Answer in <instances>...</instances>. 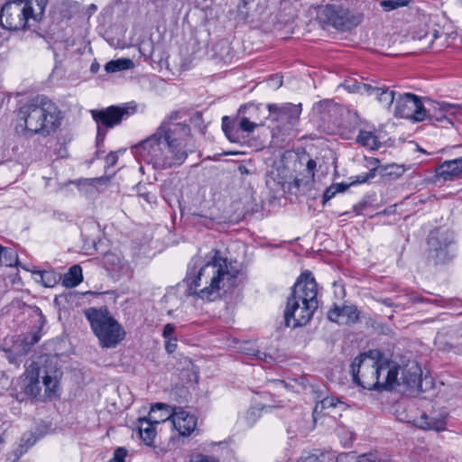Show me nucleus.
Segmentation results:
<instances>
[{
    "label": "nucleus",
    "mask_w": 462,
    "mask_h": 462,
    "mask_svg": "<svg viewBox=\"0 0 462 462\" xmlns=\"http://www.w3.org/2000/svg\"><path fill=\"white\" fill-rule=\"evenodd\" d=\"M190 128L187 125L164 121L156 131L134 146L138 160L154 169L164 170L181 165L189 152Z\"/></svg>",
    "instance_id": "obj_1"
},
{
    "label": "nucleus",
    "mask_w": 462,
    "mask_h": 462,
    "mask_svg": "<svg viewBox=\"0 0 462 462\" xmlns=\"http://www.w3.org/2000/svg\"><path fill=\"white\" fill-rule=\"evenodd\" d=\"M237 273L220 251L212 250L204 263L199 256L191 260L185 282L189 295L213 301L220 297L221 291L234 286Z\"/></svg>",
    "instance_id": "obj_2"
},
{
    "label": "nucleus",
    "mask_w": 462,
    "mask_h": 462,
    "mask_svg": "<svg viewBox=\"0 0 462 462\" xmlns=\"http://www.w3.org/2000/svg\"><path fill=\"white\" fill-rule=\"evenodd\" d=\"M59 125L57 107L44 97L32 98L17 111L15 130L22 135H48Z\"/></svg>",
    "instance_id": "obj_3"
},
{
    "label": "nucleus",
    "mask_w": 462,
    "mask_h": 462,
    "mask_svg": "<svg viewBox=\"0 0 462 462\" xmlns=\"http://www.w3.org/2000/svg\"><path fill=\"white\" fill-rule=\"evenodd\" d=\"M318 305V284L310 272H304L297 279L287 300L284 310L286 326L297 328L307 324Z\"/></svg>",
    "instance_id": "obj_4"
},
{
    "label": "nucleus",
    "mask_w": 462,
    "mask_h": 462,
    "mask_svg": "<svg viewBox=\"0 0 462 462\" xmlns=\"http://www.w3.org/2000/svg\"><path fill=\"white\" fill-rule=\"evenodd\" d=\"M49 0H14L0 10V23L7 30L15 31L30 26V21H40Z\"/></svg>",
    "instance_id": "obj_5"
},
{
    "label": "nucleus",
    "mask_w": 462,
    "mask_h": 462,
    "mask_svg": "<svg viewBox=\"0 0 462 462\" xmlns=\"http://www.w3.org/2000/svg\"><path fill=\"white\" fill-rule=\"evenodd\" d=\"M84 314L102 347L114 348L125 338L124 328L106 307L88 308Z\"/></svg>",
    "instance_id": "obj_6"
},
{
    "label": "nucleus",
    "mask_w": 462,
    "mask_h": 462,
    "mask_svg": "<svg viewBox=\"0 0 462 462\" xmlns=\"http://www.w3.org/2000/svg\"><path fill=\"white\" fill-rule=\"evenodd\" d=\"M380 354L378 350H370L355 358L351 365V374L356 384L368 390L378 388Z\"/></svg>",
    "instance_id": "obj_7"
},
{
    "label": "nucleus",
    "mask_w": 462,
    "mask_h": 462,
    "mask_svg": "<svg viewBox=\"0 0 462 462\" xmlns=\"http://www.w3.org/2000/svg\"><path fill=\"white\" fill-rule=\"evenodd\" d=\"M394 116L412 122H422L428 112L420 97L411 93H399L395 98Z\"/></svg>",
    "instance_id": "obj_8"
},
{
    "label": "nucleus",
    "mask_w": 462,
    "mask_h": 462,
    "mask_svg": "<svg viewBox=\"0 0 462 462\" xmlns=\"http://www.w3.org/2000/svg\"><path fill=\"white\" fill-rule=\"evenodd\" d=\"M267 107L270 119L283 130H290L297 124L302 110L300 103L268 104Z\"/></svg>",
    "instance_id": "obj_9"
},
{
    "label": "nucleus",
    "mask_w": 462,
    "mask_h": 462,
    "mask_svg": "<svg viewBox=\"0 0 462 462\" xmlns=\"http://www.w3.org/2000/svg\"><path fill=\"white\" fill-rule=\"evenodd\" d=\"M453 242V236L448 231L435 230L430 234L428 245L430 254L436 263H445L453 257L448 246Z\"/></svg>",
    "instance_id": "obj_10"
},
{
    "label": "nucleus",
    "mask_w": 462,
    "mask_h": 462,
    "mask_svg": "<svg viewBox=\"0 0 462 462\" xmlns=\"http://www.w3.org/2000/svg\"><path fill=\"white\" fill-rule=\"evenodd\" d=\"M318 17L322 23L331 24L335 28L341 30L348 28L347 12L340 6L335 5L321 6L318 12Z\"/></svg>",
    "instance_id": "obj_11"
},
{
    "label": "nucleus",
    "mask_w": 462,
    "mask_h": 462,
    "mask_svg": "<svg viewBox=\"0 0 462 462\" xmlns=\"http://www.w3.org/2000/svg\"><path fill=\"white\" fill-rule=\"evenodd\" d=\"M378 366H380V377L376 390L392 388L394 384H400V365L397 363L384 358L380 354Z\"/></svg>",
    "instance_id": "obj_12"
},
{
    "label": "nucleus",
    "mask_w": 462,
    "mask_h": 462,
    "mask_svg": "<svg viewBox=\"0 0 462 462\" xmlns=\"http://www.w3.org/2000/svg\"><path fill=\"white\" fill-rule=\"evenodd\" d=\"M428 116L426 119L432 122H444L451 124L449 116H455L462 111V106L446 102H431L430 107L426 108Z\"/></svg>",
    "instance_id": "obj_13"
},
{
    "label": "nucleus",
    "mask_w": 462,
    "mask_h": 462,
    "mask_svg": "<svg viewBox=\"0 0 462 462\" xmlns=\"http://www.w3.org/2000/svg\"><path fill=\"white\" fill-rule=\"evenodd\" d=\"M127 113L125 108H120L117 106H109L106 109L102 110H91L93 119L98 125L105 126L106 128L114 127L118 125L124 116Z\"/></svg>",
    "instance_id": "obj_14"
},
{
    "label": "nucleus",
    "mask_w": 462,
    "mask_h": 462,
    "mask_svg": "<svg viewBox=\"0 0 462 462\" xmlns=\"http://www.w3.org/2000/svg\"><path fill=\"white\" fill-rule=\"evenodd\" d=\"M172 425L180 436L189 437L197 428V418L182 408L174 409Z\"/></svg>",
    "instance_id": "obj_15"
},
{
    "label": "nucleus",
    "mask_w": 462,
    "mask_h": 462,
    "mask_svg": "<svg viewBox=\"0 0 462 462\" xmlns=\"http://www.w3.org/2000/svg\"><path fill=\"white\" fill-rule=\"evenodd\" d=\"M462 177V157L443 162L435 169V182L448 181Z\"/></svg>",
    "instance_id": "obj_16"
},
{
    "label": "nucleus",
    "mask_w": 462,
    "mask_h": 462,
    "mask_svg": "<svg viewBox=\"0 0 462 462\" xmlns=\"http://www.w3.org/2000/svg\"><path fill=\"white\" fill-rule=\"evenodd\" d=\"M103 264L114 277L119 278L131 273L129 263L119 253L108 252L103 256Z\"/></svg>",
    "instance_id": "obj_17"
},
{
    "label": "nucleus",
    "mask_w": 462,
    "mask_h": 462,
    "mask_svg": "<svg viewBox=\"0 0 462 462\" xmlns=\"http://www.w3.org/2000/svg\"><path fill=\"white\" fill-rule=\"evenodd\" d=\"M328 318L337 324H351L358 319V311L355 306H335L328 310Z\"/></svg>",
    "instance_id": "obj_18"
},
{
    "label": "nucleus",
    "mask_w": 462,
    "mask_h": 462,
    "mask_svg": "<svg viewBox=\"0 0 462 462\" xmlns=\"http://www.w3.org/2000/svg\"><path fill=\"white\" fill-rule=\"evenodd\" d=\"M402 374L399 377L400 384H406L410 388H416L421 391V370L414 362L408 364L404 367L400 366Z\"/></svg>",
    "instance_id": "obj_19"
},
{
    "label": "nucleus",
    "mask_w": 462,
    "mask_h": 462,
    "mask_svg": "<svg viewBox=\"0 0 462 462\" xmlns=\"http://www.w3.org/2000/svg\"><path fill=\"white\" fill-rule=\"evenodd\" d=\"M40 370L39 368L32 365L26 369L24 373V393L27 395L36 397L41 393L40 385Z\"/></svg>",
    "instance_id": "obj_20"
},
{
    "label": "nucleus",
    "mask_w": 462,
    "mask_h": 462,
    "mask_svg": "<svg viewBox=\"0 0 462 462\" xmlns=\"http://www.w3.org/2000/svg\"><path fill=\"white\" fill-rule=\"evenodd\" d=\"M156 424L148 417L139 418L137 420L138 432L143 441L151 446L153 444L156 436Z\"/></svg>",
    "instance_id": "obj_21"
},
{
    "label": "nucleus",
    "mask_w": 462,
    "mask_h": 462,
    "mask_svg": "<svg viewBox=\"0 0 462 462\" xmlns=\"http://www.w3.org/2000/svg\"><path fill=\"white\" fill-rule=\"evenodd\" d=\"M173 412L174 410L171 406L158 402L152 406L147 417L157 425L168 420L172 422Z\"/></svg>",
    "instance_id": "obj_22"
},
{
    "label": "nucleus",
    "mask_w": 462,
    "mask_h": 462,
    "mask_svg": "<svg viewBox=\"0 0 462 462\" xmlns=\"http://www.w3.org/2000/svg\"><path fill=\"white\" fill-rule=\"evenodd\" d=\"M316 165H317L316 162L312 159H310L306 165V170H305L306 174L304 175V177L303 178L295 177L292 183H291L287 180H284L282 182V186H284L285 184H288V188L290 189H291V186H293L294 188H296L298 189H307L313 180L314 170L316 168Z\"/></svg>",
    "instance_id": "obj_23"
},
{
    "label": "nucleus",
    "mask_w": 462,
    "mask_h": 462,
    "mask_svg": "<svg viewBox=\"0 0 462 462\" xmlns=\"http://www.w3.org/2000/svg\"><path fill=\"white\" fill-rule=\"evenodd\" d=\"M42 383L45 387V395L48 398L54 397L58 394L60 388V381L58 372L51 371L50 373H46L42 376Z\"/></svg>",
    "instance_id": "obj_24"
},
{
    "label": "nucleus",
    "mask_w": 462,
    "mask_h": 462,
    "mask_svg": "<svg viewBox=\"0 0 462 462\" xmlns=\"http://www.w3.org/2000/svg\"><path fill=\"white\" fill-rule=\"evenodd\" d=\"M82 269L79 265L71 266L63 278V285L67 288H73L82 282Z\"/></svg>",
    "instance_id": "obj_25"
},
{
    "label": "nucleus",
    "mask_w": 462,
    "mask_h": 462,
    "mask_svg": "<svg viewBox=\"0 0 462 462\" xmlns=\"http://www.w3.org/2000/svg\"><path fill=\"white\" fill-rule=\"evenodd\" d=\"M356 142L359 144H361L370 150L378 149L380 146V143L377 139V136L375 135V134L374 132H371V131H365V130L359 131V134L356 137Z\"/></svg>",
    "instance_id": "obj_26"
},
{
    "label": "nucleus",
    "mask_w": 462,
    "mask_h": 462,
    "mask_svg": "<svg viewBox=\"0 0 462 462\" xmlns=\"http://www.w3.org/2000/svg\"><path fill=\"white\" fill-rule=\"evenodd\" d=\"M134 61L131 59L120 58L108 61L105 66V69L107 73H115L130 69L134 68Z\"/></svg>",
    "instance_id": "obj_27"
},
{
    "label": "nucleus",
    "mask_w": 462,
    "mask_h": 462,
    "mask_svg": "<svg viewBox=\"0 0 462 462\" xmlns=\"http://www.w3.org/2000/svg\"><path fill=\"white\" fill-rule=\"evenodd\" d=\"M424 421L420 424V428L425 430H433L436 431H442L446 430L445 416L439 418H422Z\"/></svg>",
    "instance_id": "obj_28"
},
{
    "label": "nucleus",
    "mask_w": 462,
    "mask_h": 462,
    "mask_svg": "<svg viewBox=\"0 0 462 462\" xmlns=\"http://www.w3.org/2000/svg\"><path fill=\"white\" fill-rule=\"evenodd\" d=\"M18 262L17 254L11 248L0 245V263L5 266H14Z\"/></svg>",
    "instance_id": "obj_29"
},
{
    "label": "nucleus",
    "mask_w": 462,
    "mask_h": 462,
    "mask_svg": "<svg viewBox=\"0 0 462 462\" xmlns=\"http://www.w3.org/2000/svg\"><path fill=\"white\" fill-rule=\"evenodd\" d=\"M297 462H337V460L328 454L303 453Z\"/></svg>",
    "instance_id": "obj_30"
},
{
    "label": "nucleus",
    "mask_w": 462,
    "mask_h": 462,
    "mask_svg": "<svg viewBox=\"0 0 462 462\" xmlns=\"http://www.w3.org/2000/svg\"><path fill=\"white\" fill-rule=\"evenodd\" d=\"M396 93L393 90H390L389 88L384 87L383 92H381L379 100L377 101L380 106L383 108L389 109L391 108L393 103L395 101Z\"/></svg>",
    "instance_id": "obj_31"
},
{
    "label": "nucleus",
    "mask_w": 462,
    "mask_h": 462,
    "mask_svg": "<svg viewBox=\"0 0 462 462\" xmlns=\"http://www.w3.org/2000/svg\"><path fill=\"white\" fill-rule=\"evenodd\" d=\"M342 87L350 93L365 94L367 88V84L356 82L354 80H347L344 84H342Z\"/></svg>",
    "instance_id": "obj_32"
},
{
    "label": "nucleus",
    "mask_w": 462,
    "mask_h": 462,
    "mask_svg": "<svg viewBox=\"0 0 462 462\" xmlns=\"http://www.w3.org/2000/svg\"><path fill=\"white\" fill-rule=\"evenodd\" d=\"M409 0H383L381 6L384 11H392L400 7H404L409 5Z\"/></svg>",
    "instance_id": "obj_33"
},
{
    "label": "nucleus",
    "mask_w": 462,
    "mask_h": 462,
    "mask_svg": "<svg viewBox=\"0 0 462 462\" xmlns=\"http://www.w3.org/2000/svg\"><path fill=\"white\" fill-rule=\"evenodd\" d=\"M339 404L340 406H343V403L339 402L338 400L333 398V397H327L324 398L319 404H317L314 409V414L318 412V410L320 408L321 411L323 410H329L332 408H336L337 405Z\"/></svg>",
    "instance_id": "obj_34"
},
{
    "label": "nucleus",
    "mask_w": 462,
    "mask_h": 462,
    "mask_svg": "<svg viewBox=\"0 0 462 462\" xmlns=\"http://www.w3.org/2000/svg\"><path fill=\"white\" fill-rule=\"evenodd\" d=\"M39 274L41 282L45 287H53L58 282L57 274L53 272L43 271L40 272Z\"/></svg>",
    "instance_id": "obj_35"
},
{
    "label": "nucleus",
    "mask_w": 462,
    "mask_h": 462,
    "mask_svg": "<svg viewBox=\"0 0 462 462\" xmlns=\"http://www.w3.org/2000/svg\"><path fill=\"white\" fill-rule=\"evenodd\" d=\"M374 173L371 171V172H369L367 174H365V175L356 176L355 180H353L349 184L339 183L340 185H342L340 187L339 192H343V191L346 190L347 188L349 186H351V185H356V184L365 183L369 179L374 178Z\"/></svg>",
    "instance_id": "obj_36"
},
{
    "label": "nucleus",
    "mask_w": 462,
    "mask_h": 462,
    "mask_svg": "<svg viewBox=\"0 0 462 462\" xmlns=\"http://www.w3.org/2000/svg\"><path fill=\"white\" fill-rule=\"evenodd\" d=\"M222 128L226 137L230 141H235V134L236 133V125L235 124L230 125L227 116H224L222 119Z\"/></svg>",
    "instance_id": "obj_37"
},
{
    "label": "nucleus",
    "mask_w": 462,
    "mask_h": 462,
    "mask_svg": "<svg viewBox=\"0 0 462 462\" xmlns=\"http://www.w3.org/2000/svg\"><path fill=\"white\" fill-rule=\"evenodd\" d=\"M356 462H388L377 452H370L359 456Z\"/></svg>",
    "instance_id": "obj_38"
},
{
    "label": "nucleus",
    "mask_w": 462,
    "mask_h": 462,
    "mask_svg": "<svg viewBox=\"0 0 462 462\" xmlns=\"http://www.w3.org/2000/svg\"><path fill=\"white\" fill-rule=\"evenodd\" d=\"M258 125L251 122L247 117L242 116L238 119L237 126L240 130L246 132V133H252L255 129V127Z\"/></svg>",
    "instance_id": "obj_39"
},
{
    "label": "nucleus",
    "mask_w": 462,
    "mask_h": 462,
    "mask_svg": "<svg viewBox=\"0 0 462 462\" xmlns=\"http://www.w3.org/2000/svg\"><path fill=\"white\" fill-rule=\"evenodd\" d=\"M342 185L340 184H335V185H332L330 186L329 188H328L324 193V202H327L328 201L329 199H331L337 193L339 192L340 190V187Z\"/></svg>",
    "instance_id": "obj_40"
},
{
    "label": "nucleus",
    "mask_w": 462,
    "mask_h": 462,
    "mask_svg": "<svg viewBox=\"0 0 462 462\" xmlns=\"http://www.w3.org/2000/svg\"><path fill=\"white\" fill-rule=\"evenodd\" d=\"M127 455V450L124 448H117L110 459V462H125V458Z\"/></svg>",
    "instance_id": "obj_41"
},
{
    "label": "nucleus",
    "mask_w": 462,
    "mask_h": 462,
    "mask_svg": "<svg viewBox=\"0 0 462 462\" xmlns=\"http://www.w3.org/2000/svg\"><path fill=\"white\" fill-rule=\"evenodd\" d=\"M383 88H384V87L381 88V87H376V86H372L370 84H367V88H366L365 94L374 97L378 101L380 94H381V92H383Z\"/></svg>",
    "instance_id": "obj_42"
},
{
    "label": "nucleus",
    "mask_w": 462,
    "mask_h": 462,
    "mask_svg": "<svg viewBox=\"0 0 462 462\" xmlns=\"http://www.w3.org/2000/svg\"><path fill=\"white\" fill-rule=\"evenodd\" d=\"M165 349L168 353H173L177 348V339L175 337L166 338Z\"/></svg>",
    "instance_id": "obj_43"
},
{
    "label": "nucleus",
    "mask_w": 462,
    "mask_h": 462,
    "mask_svg": "<svg viewBox=\"0 0 462 462\" xmlns=\"http://www.w3.org/2000/svg\"><path fill=\"white\" fill-rule=\"evenodd\" d=\"M174 326L171 323L169 324H166L164 328H163V332H162V336L164 338H172V334L174 333Z\"/></svg>",
    "instance_id": "obj_44"
},
{
    "label": "nucleus",
    "mask_w": 462,
    "mask_h": 462,
    "mask_svg": "<svg viewBox=\"0 0 462 462\" xmlns=\"http://www.w3.org/2000/svg\"><path fill=\"white\" fill-rule=\"evenodd\" d=\"M189 462H217V460L211 457L198 456L194 458H191Z\"/></svg>",
    "instance_id": "obj_45"
},
{
    "label": "nucleus",
    "mask_w": 462,
    "mask_h": 462,
    "mask_svg": "<svg viewBox=\"0 0 462 462\" xmlns=\"http://www.w3.org/2000/svg\"><path fill=\"white\" fill-rule=\"evenodd\" d=\"M245 352L247 354V355H250V356H257L259 358H262V355H263V353H261L259 350L257 349H254V348H245Z\"/></svg>",
    "instance_id": "obj_46"
},
{
    "label": "nucleus",
    "mask_w": 462,
    "mask_h": 462,
    "mask_svg": "<svg viewBox=\"0 0 462 462\" xmlns=\"http://www.w3.org/2000/svg\"><path fill=\"white\" fill-rule=\"evenodd\" d=\"M116 161L117 155L114 152H111L106 156V162L111 166L115 165Z\"/></svg>",
    "instance_id": "obj_47"
},
{
    "label": "nucleus",
    "mask_w": 462,
    "mask_h": 462,
    "mask_svg": "<svg viewBox=\"0 0 462 462\" xmlns=\"http://www.w3.org/2000/svg\"><path fill=\"white\" fill-rule=\"evenodd\" d=\"M439 37V32L438 30H433L430 33V32H427L425 35H424V38H430V42H433L435 39H437Z\"/></svg>",
    "instance_id": "obj_48"
},
{
    "label": "nucleus",
    "mask_w": 462,
    "mask_h": 462,
    "mask_svg": "<svg viewBox=\"0 0 462 462\" xmlns=\"http://www.w3.org/2000/svg\"><path fill=\"white\" fill-rule=\"evenodd\" d=\"M271 80H272V81H274L273 86L275 88H280V87L282 86V79H271Z\"/></svg>",
    "instance_id": "obj_49"
},
{
    "label": "nucleus",
    "mask_w": 462,
    "mask_h": 462,
    "mask_svg": "<svg viewBox=\"0 0 462 462\" xmlns=\"http://www.w3.org/2000/svg\"><path fill=\"white\" fill-rule=\"evenodd\" d=\"M99 69V65L98 63H92L91 67H90V70L93 72V73H96L97 72Z\"/></svg>",
    "instance_id": "obj_50"
},
{
    "label": "nucleus",
    "mask_w": 462,
    "mask_h": 462,
    "mask_svg": "<svg viewBox=\"0 0 462 462\" xmlns=\"http://www.w3.org/2000/svg\"><path fill=\"white\" fill-rule=\"evenodd\" d=\"M38 340H39V337H36V336H33L32 341L30 342V344L33 345V344L37 343Z\"/></svg>",
    "instance_id": "obj_51"
},
{
    "label": "nucleus",
    "mask_w": 462,
    "mask_h": 462,
    "mask_svg": "<svg viewBox=\"0 0 462 462\" xmlns=\"http://www.w3.org/2000/svg\"><path fill=\"white\" fill-rule=\"evenodd\" d=\"M383 304L387 305V306H390L391 305V300L389 299H385L383 300Z\"/></svg>",
    "instance_id": "obj_52"
},
{
    "label": "nucleus",
    "mask_w": 462,
    "mask_h": 462,
    "mask_svg": "<svg viewBox=\"0 0 462 462\" xmlns=\"http://www.w3.org/2000/svg\"><path fill=\"white\" fill-rule=\"evenodd\" d=\"M252 0H243V5L245 6L247 4H249Z\"/></svg>",
    "instance_id": "obj_53"
},
{
    "label": "nucleus",
    "mask_w": 462,
    "mask_h": 462,
    "mask_svg": "<svg viewBox=\"0 0 462 462\" xmlns=\"http://www.w3.org/2000/svg\"><path fill=\"white\" fill-rule=\"evenodd\" d=\"M239 170L241 172H247V170L245 169V167H240Z\"/></svg>",
    "instance_id": "obj_54"
},
{
    "label": "nucleus",
    "mask_w": 462,
    "mask_h": 462,
    "mask_svg": "<svg viewBox=\"0 0 462 462\" xmlns=\"http://www.w3.org/2000/svg\"><path fill=\"white\" fill-rule=\"evenodd\" d=\"M253 414H254V411H249L247 412V415H253Z\"/></svg>",
    "instance_id": "obj_55"
},
{
    "label": "nucleus",
    "mask_w": 462,
    "mask_h": 462,
    "mask_svg": "<svg viewBox=\"0 0 462 462\" xmlns=\"http://www.w3.org/2000/svg\"><path fill=\"white\" fill-rule=\"evenodd\" d=\"M8 358H9L10 362H14L13 357H10V356H9Z\"/></svg>",
    "instance_id": "obj_56"
},
{
    "label": "nucleus",
    "mask_w": 462,
    "mask_h": 462,
    "mask_svg": "<svg viewBox=\"0 0 462 462\" xmlns=\"http://www.w3.org/2000/svg\"><path fill=\"white\" fill-rule=\"evenodd\" d=\"M94 9H96V5H93L91 7V10H94Z\"/></svg>",
    "instance_id": "obj_57"
},
{
    "label": "nucleus",
    "mask_w": 462,
    "mask_h": 462,
    "mask_svg": "<svg viewBox=\"0 0 462 462\" xmlns=\"http://www.w3.org/2000/svg\"><path fill=\"white\" fill-rule=\"evenodd\" d=\"M94 9H96V5H93L91 7V10H94Z\"/></svg>",
    "instance_id": "obj_58"
}]
</instances>
